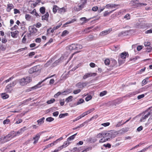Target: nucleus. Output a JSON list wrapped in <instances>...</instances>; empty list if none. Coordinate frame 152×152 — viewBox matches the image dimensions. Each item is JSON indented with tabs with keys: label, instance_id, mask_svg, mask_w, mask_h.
Returning <instances> with one entry per match:
<instances>
[{
	"label": "nucleus",
	"instance_id": "nucleus-12",
	"mask_svg": "<svg viewBox=\"0 0 152 152\" xmlns=\"http://www.w3.org/2000/svg\"><path fill=\"white\" fill-rule=\"evenodd\" d=\"M9 84L6 86L5 91L7 93H11L12 90V89L11 88L12 87Z\"/></svg>",
	"mask_w": 152,
	"mask_h": 152
},
{
	"label": "nucleus",
	"instance_id": "nucleus-33",
	"mask_svg": "<svg viewBox=\"0 0 152 152\" xmlns=\"http://www.w3.org/2000/svg\"><path fill=\"white\" fill-rule=\"evenodd\" d=\"M137 93L136 92H132L131 93H130L126 95V96L127 97H131L132 96L136 94Z\"/></svg>",
	"mask_w": 152,
	"mask_h": 152
},
{
	"label": "nucleus",
	"instance_id": "nucleus-41",
	"mask_svg": "<svg viewBox=\"0 0 152 152\" xmlns=\"http://www.w3.org/2000/svg\"><path fill=\"white\" fill-rule=\"evenodd\" d=\"M89 19H87L85 17H83L80 18V20L81 21H83V23H85L88 21L89 20Z\"/></svg>",
	"mask_w": 152,
	"mask_h": 152
},
{
	"label": "nucleus",
	"instance_id": "nucleus-22",
	"mask_svg": "<svg viewBox=\"0 0 152 152\" xmlns=\"http://www.w3.org/2000/svg\"><path fill=\"white\" fill-rule=\"evenodd\" d=\"M117 134L116 132H110L109 135H110V138H113L115 137Z\"/></svg>",
	"mask_w": 152,
	"mask_h": 152
},
{
	"label": "nucleus",
	"instance_id": "nucleus-56",
	"mask_svg": "<svg viewBox=\"0 0 152 152\" xmlns=\"http://www.w3.org/2000/svg\"><path fill=\"white\" fill-rule=\"evenodd\" d=\"M17 83V82L16 81H13L12 83H10V85L12 87H13Z\"/></svg>",
	"mask_w": 152,
	"mask_h": 152
},
{
	"label": "nucleus",
	"instance_id": "nucleus-7",
	"mask_svg": "<svg viewBox=\"0 0 152 152\" xmlns=\"http://www.w3.org/2000/svg\"><path fill=\"white\" fill-rule=\"evenodd\" d=\"M87 83L86 82H80L76 84V86L79 88H83L87 86Z\"/></svg>",
	"mask_w": 152,
	"mask_h": 152
},
{
	"label": "nucleus",
	"instance_id": "nucleus-43",
	"mask_svg": "<svg viewBox=\"0 0 152 152\" xmlns=\"http://www.w3.org/2000/svg\"><path fill=\"white\" fill-rule=\"evenodd\" d=\"M6 142L4 137L3 138L1 137L0 138V144H2Z\"/></svg>",
	"mask_w": 152,
	"mask_h": 152
},
{
	"label": "nucleus",
	"instance_id": "nucleus-36",
	"mask_svg": "<svg viewBox=\"0 0 152 152\" xmlns=\"http://www.w3.org/2000/svg\"><path fill=\"white\" fill-rule=\"evenodd\" d=\"M88 122V121H86L84 122L82 124L79 125V126H77L76 127L77 129L78 128H80V127H82L83 126L85 125V124H87Z\"/></svg>",
	"mask_w": 152,
	"mask_h": 152
},
{
	"label": "nucleus",
	"instance_id": "nucleus-8",
	"mask_svg": "<svg viewBox=\"0 0 152 152\" xmlns=\"http://www.w3.org/2000/svg\"><path fill=\"white\" fill-rule=\"evenodd\" d=\"M70 144V142H69L66 141L64 142L63 144L62 145L59 146L58 148L59 151L61 150V149L64 148H65L67 146Z\"/></svg>",
	"mask_w": 152,
	"mask_h": 152
},
{
	"label": "nucleus",
	"instance_id": "nucleus-13",
	"mask_svg": "<svg viewBox=\"0 0 152 152\" xmlns=\"http://www.w3.org/2000/svg\"><path fill=\"white\" fill-rule=\"evenodd\" d=\"M19 32L18 31H15L13 32H11V36L13 38H16L18 35Z\"/></svg>",
	"mask_w": 152,
	"mask_h": 152
},
{
	"label": "nucleus",
	"instance_id": "nucleus-46",
	"mask_svg": "<svg viewBox=\"0 0 152 152\" xmlns=\"http://www.w3.org/2000/svg\"><path fill=\"white\" fill-rule=\"evenodd\" d=\"M84 102V100L82 99H80L78 102L77 103V105H79L82 103H83Z\"/></svg>",
	"mask_w": 152,
	"mask_h": 152
},
{
	"label": "nucleus",
	"instance_id": "nucleus-37",
	"mask_svg": "<svg viewBox=\"0 0 152 152\" xmlns=\"http://www.w3.org/2000/svg\"><path fill=\"white\" fill-rule=\"evenodd\" d=\"M51 29V28H50L48 29L47 31V32L48 34H50V33H53L54 32L55 30L53 28L52 29L50 30Z\"/></svg>",
	"mask_w": 152,
	"mask_h": 152
},
{
	"label": "nucleus",
	"instance_id": "nucleus-34",
	"mask_svg": "<svg viewBox=\"0 0 152 152\" xmlns=\"http://www.w3.org/2000/svg\"><path fill=\"white\" fill-rule=\"evenodd\" d=\"M68 115V113H61L60 114L59 116V117L60 118H64L66 116H67Z\"/></svg>",
	"mask_w": 152,
	"mask_h": 152
},
{
	"label": "nucleus",
	"instance_id": "nucleus-26",
	"mask_svg": "<svg viewBox=\"0 0 152 152\" xmlns=\"http://www.w3.org/2000/svg\"><path fill=\"white\" fill-rule=\"evenodd\" d=\"M1 96L3 99H6L8 98L9 97L8 94L5 93H2L1 94Z\"/></svg>",
	"mask_w": 152,
	"mask_h": 152
},
{
	"label": "nucleus",
	"instance_id": "nucleus-32",
	"mask_svg": "<svg viewBox=\"0 0 152 152\" xmlns=\"http://www.w3.org/2000/svg\"><path fill=\"white\" fill-rule=\"evenodd\" d=\"M73 96H70L66 98L65 100V101L67 103H68L69 102L71 101L72 100Z\"/></svg>",
	"mask_w": 152,
	"mask_h": 152
},
{
	"label": "nucleus",
	"instance_id": "nucleus-2",
	"mask_svg": "<svg viewBox=\"0 0 152 152\" xmlns=\"http://www.w3.org/2000/svg\"><path fill=\"white\" fill-rule=\"evenodd\" d=\"M141 115L142 116L140 120L141 122H145L148 117L150 116L149 113H148L147 110L143 112L141 114Z\"/></svg>",
	"mask_w": 152,
	"mask_h": 152
},
{
	"label": "nucleus",
	"instance_id": "nucleus-58",
	"mask_svg": "<svg viewBox=\"0 0 152 152\" xmlns=\"http://www.w3.org/2000/svg\"><path fill=\"white\" fill-rule=\"evenodd\" d=\"M14 13L15 14H17V13L19 14L20 13V12L19 11V10H18L17 9H14Z\"/></svg>",
	"mask_w": 152,
	"mask_h": 152
},
{
	"label": "nucleus",
	"instance_id": "nucleus-6",
	"mask_svg": "<svg viewBox=\"0 0 152 152\" xmlns=\"http://www.w3.org/2000/svg\"><path fill=\"white\" fill-rule=\"evenodd\" d=\"M84 5L85 3L84 2H83L80 5L78 4L77 6H75L74 7V10L77 11H79L83 8Z\"/></svg>",
	"mask_w": 152,
	"mask_h": 152
},
{
	"label": "nucleus",
	"instance_id": "nucleus-18",
	"mask_svg": "<svg viewBox=\"0 0 152 152\" xmlns=\"http://www.w3.org/2000/svg\"><path fill=\"white\" fill-rule=\"evenodd\" d=\"M109 134H110V132L106 133H104V138H106V140L107 141L109 140L110 138V135H109Z\"/></svg>",
	"mask_w": 152,
	"mask_h": 152
},
{
	"label": "nucleus",
	"instance_id": "nucleus-52",
	"mask_svg": "<svg viewBox=\"0 0 152 152\" xmlns=\"http://www.w3.org/2000/svg\"><path fill=\"white\" fill-rule=\"evenodd\" d=\"M110 60L108 59H106L104 61V63L106 65H108L110 64Z\"/></svg>",
	"mask_w": 152,
	"mask_h": 152
},
{
	"label": "nucleus",
	"instance_id": "nucleus-35",
	"mask_svg": "<svg viewBox=\"0 0 152 152\" xmlns=\"http://www.w3.org/2000/svg\"><path fill=\"white\" fill-rule=\"evenodd\" d=\"M40 12L42 14H44L45 12V8L44 7H42L40 8Z\"/></svg>",
	"mask_w": 152,
	"mask_h": 152
},
{
	"label": "nucleus",
	"instance_id": "nucleus-3",
	"mask_svg": "<svg viewBox=\"0 0 152 152\" xmlns=\"http://www.w3.org/2000/svg\"><path fill=\"white\" fill-rule=\"evenodd\" d=\"M40 72V69L39 65L34 66L31 68L28 71L29 73L30 74H32L35 72Z\"/></svg>",
	"mask_w": 152,
	"mask_h": 152
},
{
	"label": "nucleus",
	"instance_id": "nucleus-31",
	"mask_svg": "<svg viewBox=\"0 0 152 152\" xmlns=\"http://www.w3.org/2000/svg\"><path fill=\"white\" fill-rule=\"evenodd\" d=\"M76 50L81 49L83 48L82 45H81L75 44Z\"/></svg>",
	"mask_w": 152,
	"mask_h": 152
},
{
	"label": "nucleus",
	"instance_id": "nucleus-11",
	"mask_svg": "<svg viewBox=\"0 0 152 152\" xmlns=\"http://www.w3.org/2000/svg\"><path fill=\"white\" fill-rule=\"evenodd\" d=\"M28 29L29 31L31 33H35L37 31V29L33 26H29Z\"/></svg>",
	"mask_w": 152,
	"mask_h": 152
},
{
	"label": "nucleus",
	"instance_id": "nucleus-28",
	"mask_svg": "<svg viewBox=\"0 0 152 152\" xmlns=\"http://www.w3.org/2000/svg\"><path fill=\"white\" fill-rule=\"evenodd\" d=\"M58 7L56 5H54L53 9V11L54 13H55L57 11H58Z\"/></svg>",
	"mask_w": 152,
	"mask_h": 152
},
{
	"label": "nucleus",
	"instance_id": "nucleus-39",
	"mask_svg": "<svg viewBox=\"0 0 152 152\" xmlns=\"http://www.w3.org/2000/svg\"><path fill=\"white\" fill-rule=\"evenodd\" d=\"M6 49V47L3 45H1L0 46V50L1 51H4Z\"/></svg>",
	"mask_w": 152,
	"mask_h": 152
},
{
	"label": "nucleus",
	"instance_id": "nucleus-50",
	"mask_svg": "<svg viewBox=\"0 0 152 152\" xmlns=\"http://www.w3.org/2000/svg\"><path fill=\"white\" fill-rule=\"evenodd\" d=\"M75 138V137H74V136L72 135L67 138V141L68 142H69V141L72 140H73Z\"/></svg>",
	"mask_w": 152,
	"mask_h": 152
},
{
	"label": "nucleus",
	"instance_id": "nucleus-54",
	"mask_svg": "<svg viewBox=\"0 0 152 152\" xmlns=\"http://www.w3.org/2000/svg\"><path fill=\"white\" fill-rule=\"evenodd\" d=\"M110 123L109 122H107L102 124L101 125L104 127H106L109 126L110 125Z\"/></svg>",
	"mask_w": 152,
	"mask_h": 152
},
{
	"label": "nucleus",
	"instance_id": "nucleus-48",
	"mask_svg": "<svg viewBox=\"0 0 152 152\" xmlns=\"http://www.w3.org/2000/svg\"><path fill=\"white\" fill-rule=\"evenodd\" d=\"M148 79V78L147 77L144 79L142 81V84L143 85L146 84L147 83V80Z\"/></svg>",
	"mask_w": 152,
	"mask_h": 152
},
{
	"label": "nucleus",
	"instance_id": "nucleus-57",
	"mask_svg": "<svg viewBox=\"0 0 152 152\" xmlns=\"http://www.w3.org/2000/svg\"><path fill=\"white\" fill-rule=\"evenodd\" d=\"M145 96L144 94H142L138 96L137 98L138 99H140L143 98Z\"/></svg>",
	"mask_w": 152,
	"mask_h": 152
},
{
	"label": "nucleus",
	"instance_id": "nucleus-61",
	"mask_svg": "<svg viewBox=\"0 0 152 152\" xmlns=\"http://www.w3.org/2000/svg\"><path fill=\"white\" fill-rule=\"evenodd\" d=\"M124 18H127V20L130 19V15L129 14H127L125 16H124Z\"/></svg>",
	"mask_w": 152,
	"mask_h": 152
},
{
	"label": "nucleus",
	"instance_id": "nucleus-14",
	"mask_svg": "<svg viewBox=\"0 0 152 152\" xmlns=\"http://www.w3.org/2000/svg\"><path fill=\"white\" fill-rule=\"evenodd\" d=\"M117 6V5L115 4H108L106 5L105 7L106 8L109 9L110 8H114Z\"/></svg>",
	"mask_w": 152,
	"mask_h": 152
},
{
	"label": "nucleus",
	"instance_id": "nucleus-47",
	"mask_svg": "<svg viewBox=\"0 0 152 152\" xmlns=\"http://www.w3.org/2000/svg\"><path fill=\"white\" fill-rule=\"evenodd\" d=\"M69 33L68 31L66 30H65L63 31V33H62L61 36H65L66 34H68Z\"/></svg>",
	"mask_w": 152,
	"mask_h": 152
},
{
	"label": "nucleus",
	"instance_id": "nucleus-44",
	"mask_svg": "<svg viewBox=\"0 0 152 152\" xmlns=\"http://www.w3.org/2000/svg\"><path fill=\"white\" fill-rule=\"evenodd\" d=\"M55 100L54 99H51L50 100L48 101L47 102V103L48 104H50L53 103L55 102Z\"/></svg>",
	"mask_w": 152,
	"mask_h": 152
},
{
	"label": "nucleus",
	"instance_id": "nucleus-17",
	"mask_svg": "<svg viewBox=\"0 0 152 152\" xmlns=\"http://www.w3.org/2000/svg\"><path fill=\"white\" fill-rule=\"evenodd\" d=\"M127 55L128 56H129V54L128 53H126L125 52H123L121 54V58L122 59H125Z\"/></svg>",
	"mask_w": 152,
	"mask_h": 152
},
{
	"label": "nucleus",
	"instance_id": "nucleus-20",
	"mask_svg": "<svg viewBox=\"0 0 152 152\" xmlns=\"http://www.w3.org/2000/svg\"><path fill=\"white\" fill-rule=\"evenodd\" d=\"M68 48L70 50H76L75 44H72L71 45H69L68 47Z\"/></svg>",
	"mask_w": 152,
	"mask_h": 152
},
{
	"label": "nucleus",
	"instance_id": "nucleus-4",
	"mask_svg": "<svg viewBox=\"0 0 152 152\" xmlns=\"http://www.w3.org/2000/svg\"><path fill=\"white\" fill-rule=\"evenodd\" d=\"M96 73H86L83 76V79H86L88 77H92L95 76L96 75Z\"/></svg>",
	"mask_w": 152,
	"mask_h": 152
},
{
	"label": "nucleus",
	"instance_id": "nucleus-40",
	"mask_svg": "<svg viewBox=\"0 0 152 152\" xmlns=\"http://www.w3.org/2000/svg\"><path fill=\"white\" fill-rule=\"evenodd\" d=\"M76 21V19H73L71 20L70 21H68L67 22H66L65 24L67 25L68 24H70L72 23H73Z\"/></svg>",
	"mask_w": 152,
	"mask_h": 152
},
{
	"label": "nucleus",
	"instance_id": "nucleus-51",
	"mask_svg": "<svg viewBox=\"0 0 152 152\" xmlns=\"http://www.w3.org/2000/svg\"><path fill=\"white\" fill-rule=\"evenodd\" d=\"M62 95V92H58L57 94H55L54 96V97L55 98H57L58 96L60 95Z\"/></svg>",
	"mask_w": 152,
	"mask_h": 152
},
{
	"label": "nucleus",
	"instance_id": "nucleus-49",
	"mask_svg": "<svg viewBox=\"0 0 152 152\" xmlns=\"http://www.w3.org/2000/svg\"><path fill=\"white\" fill-rule=\"evenodd\" d=\"M92 97L91 95H88L86 98L85 100L86 101H89V100L91 99Z\"/></svg>",
	"mask_w": 152,
	"mask_h": 152
},
{
	"label": "nucleus",
	"instance_id": "nucleus-45",
	"mask_svg": "<svg viewBox=\"0 0 152 152\" xmlns=\"http://www.w3.org/2000/svg\"><path fill=\"white\" fill-rule=\"evenodd\" d=\"M54 120V119L51 117H49L47 118L46 119V121H48V122H51V121H53Z\"/></svg>",
	"mask_w": 152,
	"mask_h": 152
},
{
	"label": "nucleus",
	"instance_id": "nucleus-38",
	"mask_svg": "<svg viewBox=\"0 0 152 152\" xmlns=\"http://www.w3.org/2000/svg\"><path fill=\"white\" fill-rule=\"evenodd\" d=\"M104 133L103 132L100 133L97 135L96 137L98 138H100L102 137H104Z\"/></svg>",
	"mask_w": 152,
	"mask_h": 152
},
{
	"label": "nucleus",
	"instance_id": "nucleus-63",
	"mask_svg": "<svg viewBox=\"0 0 152 152\" xmlns=\"http://www.w3.org/2000/svg\"><path fill=\"white\" fill-rule=\"evenodd\" d=\"M10 120L9 119H6L4 120L3 122V123L4 124H8L10 122Z\"/></svg>",
	"mask_w": 152,
	"mask_h": 152
},
{
	"label": "nucleus",
	"instance_id": "nucleus-59",
	"mask_svg": "<svg viewBox=\"0 0 152 152\" xmlns=\"http://www.w3.org/2000/svg\"><path fill=\"white\" fill-rule=\"evenodd\" d=\"M40 137V136L39 135V134H37L35 137L33 138V139L34 140H38L39 138Z\"/></svg>",
	"mask_w": 152,
	"mask_h": 152
},
{
	"label": "nucleus",
	"instance_id": "nucleus-1",
	"mask_svg": "<svg viewBox=\"0 0 152 152\" xmlns=\"http://www.w3.org/2000/svg\"><path fill=\"white\" fill-rule=\"evenodd\" d=\"M31 80V77L27 76L19 79L18 81L20 85L22 86H24L30 82Z\"/></svg>",
	"mask_w": 152,
	"mask_h": 152
},
{
	"label": "nucleus",
	"instance_id": "nucleus-15",
	"mask_svg": "<svg viewBox=\"0 0 152 152\" xmlns=\"http://www.w3.org/2000/svg\"><path fill=\"white\" fill-rule=\"evenodd\" d=\"M147 111L150 115V117L148 119V121H150V120H152V107L148 109Z\"/></svg>",
	"mask_w": 152,
	"mask_h": 152
},
{
	"label": "nucleus",
	"instance_id": "nucleus-23",
	"mask_svg": "<svg viewBox=\"0 0 152 152\" xmlns=\"http://www.w3.org/2000/svg\"><path fill=\"white\" fill-rule=\"evenodd\" d=\"M11 136V135L9 134L4 137L6 142L10 140Z\"/></svg>",
	"mask_w": 152,
	"mask_h": 152
},
{
	"label": "nucleus",
	"instance_id": "nucleus-9",
	"mask_svg": "<svg viewBox=\"0 0 152 152\" xmlns=\"http://www.w3.org/2000/svg\"><path fill=\"white\" fill-rule=\"evenodd\" d=\"M112 28H109L107 30H105L101 32L100 34L99 35L100 36H104L105 35L108 34L112 31Z\"/></svg>",
	"mask_w": 152,
	"mask_h": 152
},
{
	"label": "nucleus",
	"instance_id": "nucleus-60",
	"mask_svg": "<svg viewBox=\"0 0 152 152\" xmlns=\"http://www.w3.org/2000/svg\"><path fill=\"white\" fill-rule=\"evenodd\" d=\"M35 41L37 43H40L41 41V39L40 38H37L36 39Z\"/></svg>",
	"mask_w": 152,
	"mask_h": 152
},
{
	"label": "nucleus",
	"instance_id": "nucleus-27",
	"mask_svg": "<svg viewBox=\"0 0 152 152\" xmlns=\"http://www.w3.org/2000/svg\"><path fill=\"white\" fill-rule=\"evenodd\" d=\"M49 14L48 12L44 15L42 16V20H47L48 19L49 17Z\"/></svg>",
	"mask_w": 152,
	"mask_h": 152
},
{
	"label": "nucleus",
	"instance_id": "nucleus-21",
	"mask_svg": "<svg viewBox=\"0 0 152 152\" xmlns=\"http://www.w3.org/2000/svg\"><path fill=\"white\" fill-rule=\"evenodd\" d=\"M66 11V9L64 7H62L61 8H59L58 10V12L60 14H62L64 13Z\"/></svg>",
	"mask_w": 152,
	"mask_h": 152
},
{
	"label": "nucleus",
	"instance_id": "nucleus-25",
	"mask_svg": "<svg viewBox=\"0 0 152 152\" xmlns=\"http://www.w3.org/2000/svg\"><path fill=\"white\" fill-rule=\"evenodd\" d=\"M87 140L91 142H94L96 141L97 139L95 138L90 137L87 139Z\"/></svg>",
	"mask_w": 152,
	"mask_h": 152
},
{
	"label": "nucleus",
	"instance_id": "nucleus-30",
	"mask_svg": "<svg viewBox=\"0 0 152 152\" xmlns=\"http://www.w3.org/2000/svg\"><path fill=\"white\" fill-rule=\"evenodd\" d=\"M115 10H113L109 12H108L107 11H106L104 13V17L107 16V15L113 12Z\"/></svg>",
	"mask_w": 152,
	"mask_h": 152
},
{
	"label": "nucleus",
	"instance_id": "nucleus-5",
	"mask_svg": "<svg viewBox=\"0 0 152 152\" xmlns=\"http://www.w3.org/2000/svg\"><path fill=\"white\" fill-rule=\"evenodd\" d=\"M120 102H119L118 99H116L114 101L109 102L107 103V105L111 106H115L116 104H118Z\"/></svg>",
	"mask_w": 152,
	"mask_h": 152
},
{
	"label": "nucleus",
	"instance_id": "nucleus-55",
	"mask_svg": "<svg viewBox=\"0 0 152 152\" xmlns=\"http://www.w3.org/2000/svg\"><path fill=\"white\" fill-rule=\"evenodd\" d=\"M25 18L26 19L28 20H29L30 19V16L28 14H26L25 15Z\"/></svg>",
	"mask_w": 152,
	"mask_h": 152
},
{
	"label": "nucleus",
	"instance_id": "nucleus-16",
	"mask_svg": "<svg viewBox=\"0 0 152 152\" xmlns=\"http://www.w3.org/2000/svg\"><path fill=\"white\" fill-rule=\"evenodd\" d=\"M45 119V118L44 117H42L41 118H40L39 120H38L37 121V122L39 126L41 125L44 122V120Z\"/></svg>",
	"mask_w": 152,
	"mask_h": 152
},
{
	"label": "nucleus",
	"instance_id": "nucleus-10",
	"mask_svg": "<svg viewBox=\"0 0 152 152\" xmlns=\"http://www.w3.org/2000/svg\"><path fill=\"white\" fill-rule=\"evenodd\" d=\"M42 82H39V83L38 84H37V85H36L34 86H33L32 87H31V88H29L28 89H27V91L28 92H29V91H30L33 90L35 89L38 88H39L40 86H39V85H40L41 84V83H42Z\"/></svg>",
	"mask_w": 152,
	"mask_h": 152
},
{
	"label": "nucleus",
	"instance_id": "nucleus-62",
	"mask_svg": "<svg viewBox=\"0 0 152 152\" xmlns=\"http://www.w3.org/2000/svg\"><path fill=\"white\" fill-rule=\"evenodd\" d=\"M106 141H107V140H106V138H103L101 139L99 141V142H105Z\"/></svg>",
	"mask_w": 152,
	"mask_h": 152
},
{
	"label": "nucleus",
	"instance_id": "nucleus-24",
	"mask_svg": "<svg viewBox=\"0 0 152 152\" xmlns=\"http://www.w3.org/2000/svg\"><path fill=\"white\" fill-rule=\"evenodd\" d=\"M71 92V90L70 89H67L66 91L62 92V95H66Z\"/></svg>",
	"mask_w": 152,
	"mask_h": 152
},
{
	"label": "nucleus",
	"instance_id": "nucleus-42",
	"mask_svg": "<svg viewBox=\"0 0 152 152\" xmlns=\"http://www.w3.org/2000/svg\"><path fill=\"white\" fill-rule=\"evenodd\" d=\"M107 92L106 91H103L101 92L99 94V96L101 97L107 94Z\"/></svg>",
	"mask_w": 152,
	"mask_h": 152
},
{
	"label": "nucleus",
	"instance_id": "nucleus-64",
	"mask_svg": "<svg viewBox=\"0 0 152 152\" xmlns=\"http://www.w3.org/2000/svg\"><path fill=\"white\" fill-rule=\"evenodd\" d=\"M7 42V39L5 38H3L1 39V42L2 43H5Z\"/></svg>",
	"mask_w": 152,
	"mask_h": 152
},
{
	"label": "nucleus",
	"instance_id": "nucleus-53",
	"mask_svg": "<svg viewBox=\"0 0 152 152\" xmlns=\"http://www.w3.org/2000/svg\"><path fill=\"white\" fill-rule=\"evenodd\" d=\"M81 91V90L80 89H78L77 90H74L73 91V93L75 94H77L78 93H80Z\"/></svg>",
	"mask_w": 152,
	"mask_h": 152
},
{
	"label": "nucleus",
	"instance_id": "nucleus-19",
	"mask_svg": "<svg viewBox=\"0 0 152 152\" xmlns=\"http://www.w3.org/2000/svg\"><path fill=\"white\" fill-rule=\"evenodd\" d=\"M14 6L12 4H9L7 5V10L8 12H10L11 10L14 8Z\"/></svg>",
	"mask_w": 152,
	"mask_h": 152
},
{
	"label": "nucleus",
	"instance_id": "nucleus-29",
	"mask_svg": "<svg viewBox=\"0 0 152 152\" xmlns=\"http://www.w3.org/2000/svg\"><path fill=\"white\" fill-rule=\"evenodd\" d=\"M30 13L33 15H35L37 17L38 16H39L38 14L36 12V10L35 9H34L33 10L30 12Z\"/></svg>",
	"mask_w": 152,
	"mask_h": 152
}]
</instances>
